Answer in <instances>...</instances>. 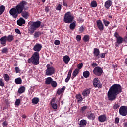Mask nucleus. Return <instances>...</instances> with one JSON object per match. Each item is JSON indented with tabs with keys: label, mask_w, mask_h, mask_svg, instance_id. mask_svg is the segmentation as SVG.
<instances>
[{
	"label": "nucleus",
	"mask_w": 127,
	"mask_h": 127,
	"mask_svg": "<svg viewBox=\"0 0 127 127\" xmlns=\"http://www.w3.org/2000/svg\"><path fill=\"white\" fill-rule=\"evenodd\" d=\"M26 5H27V2L22 0L15 8H12L9 10V14L13 18H17L18 14H21L22 17L27 19L29 17V13L26 11L28 9V7L25 8Z\"/></svg>",
	"instance_id": "1"
},
{
	"label": "nucleus",
	"mask_w": 127,
	"mask_h": 127,
	"mask_svg": "<svg viewBox=\"0 0 127 127\" xmlns=\"http://www.w3.org/2000/svg\"><path fill=\"white\" fill-rule=\"evenodd\" d=\"M122 93V86L118 84H114L110 87L107 93L108 100L109 101H115L119 94Z\"/></svg>",
	"instance_id": "2"
},
{
	"label": "nucleus",
	"mask_w": 127,
	"mask_h": 127,
	"mask_svg": "<svg viewBox=\"0 0 127 127\" xmlns=\"http://www.w3.org/2000/svg\"><path fill=\"white\" fill-rule=\"evenodd\" d=\"M39 53L34 52L31 58L28 59L27 62L29 64L32 63L34 66H37L39 64Z\"/></svg>",
	"instance_id": "3"
},
{
	"label": "nucleus",
	"mask_w": 127,
	"mask_h": 127,
	"mask_svg": "<svg viewBox=\"0 0 127 127\" xmlns=\"http://www.w3.org/2000/svg\"><path fill=\"white\" fill-rule=\"evenodd\" d=\"M114 36L115 38H116V42L115 43L116 47H119V45H120V44H122L123 42H124V43H127V37H124V38L121 37V36L119 35L118 32H115L114 33Z\"/></svg>",
	"instance_id": "4"
},
{
	"label": "nucleus",
	"mask_w": 127,
	"mask_h": 127,
	"mask_svg": "<svg viewBox=\"0 0 127 127\" xmlns=\"http://www.w3.org/2000/svg\"><path fill=\"white\" fill-rule=\"evenodd\" d=\"M14 37L12 35L7 36H4L2 37L0 39V44L3 46H6V41L8 42H11L13 41Z\"/></svg>",
	"instance_id": "5"
},
{
	"label": "nucleus",
	"mask_w": 127,
	"mask_h": 127,
	"mask_svg": "<svg viewBox=\"0 0 127 127\" xmlns=\"http://www.w3.org/2000/svg\"><path fill=\"white\" fill-rule=\"evenodd\" d=\"M74 20V17L72 16L70 12H66L64 16V22L65 23H72Z\"/></svg>",
	"instance_id": "6"
},
{
	"label": "nucleus",
	"mask_w": 127,
	"mask_h": 127,
	"mask_svg": "<svg viewBox=\"0 0 127 127\" xmlns=\"http://www.w3.org/2000/svg\"><path fill=\"white\" fill-rule=\"evenodd\" d=\"M46 70H45L46 76H52L55 73V68L51 65L48 64L46 65Z\"/></svg>",
	"instance_id": "7"
},
{
	"label": "nucleus",
	"mask_w": 127,
	"mask_h": 127,
	"mask_svg": "<svg viewBox=\"0 0 127 127\" xmlns=\"http://www.w3.org/2000/svg\"><path fill=\"white\" fill-rule=\"evenodd\" d=\"M119 113L121 116L126 117L127 115V107L126 106H122L119 109Z\"/></svg>",
	"instance_id": "8"
},
{
	"label": "nucleus",
	"mask_w": 127,
	"mask_h": 127,
	"mask_svg": "<svg viewBox=\"0 0 127 127\" xmlns=\"http://www.w3.org/2000/svg\"><path fill=\"white\" fill-rule=\"evenodd\" d=\"M103 72V69H102L100 66L96 67L93 69V74H94L95 76H97L98 77L102 76Z\"/></svg>",
	"instance_id": "9"
},
{
	"label": "nucleus",
	"mask_w": 127,
	"mask_h": 127,
	"mask_svg": "<svg viewBox=\"0 0 127 127\" xmlns=\"http://www.w3.org/2000/svg\"><path fill=\"white\" fill-rule=\"evenodd\" d=\"M40 25H41V22L40 21H37L36 22H33L31 25V29L32 31H34L36 29H37Z\"/></svg>",
	"instance_id": "10"
},
{
	"label": "nucleus",
	"mask_w": 127,
	"mask_h": 127,
	"mask_svg": "<svg viewBox=\"0 0 127 127\" xmlns=\"http://www.w3.org/2000/svg\"><path fill=\"white\" fill-rule=\"evenodd\" d=\"M93 84L95 88L101 89L103 87V85L101 84L100 80L98 78H94L93 80Z\"/></svg>",
	"instance_id": "11"
},
{
	"label": "nucleus",
	"mask_w": 127,
	"mask_h": 127,
	"mask_svg": "<svg viewBox=\"0 0 127 127\" xmlns=\"http://www.w3.org/2000/svg\"><path fill=\"white\" fill-rule=\"evenodd\" d=\"M42 48V45L39 43H37L34 46L33 49L35 52H39Z\"/></svg>",
	"instance_id": "12"
},
{
	"label": "nucleus",
	"mask_w": 127,
	"mask_h": 127,
	"mask_svg": "<svg viewBox=\"0 0 127 127\" xmlns=\"http://www.w3.org/2000/svg\"><path fill=\"white\" fill-rule=\"evenodd\" d=\"M96 23L97 27L98 29L100 30V31L104 30V25L103 24V23L101 20H97L96 21Z\"/></svg>",
	"instance_id": "13"
},
{
	"label": "nucleus",
	"mask_w": 127,
	"mask_h": 127,
	"mask_svg": "<svg viewBox=\"0 0 127 127\" xmlns=\"http://www.w3.org/2000/svg\"><path fill=\"white\" fill-rule=\"evenodd\" d=\"M86 117L89 120H95L96 118L95 114L92 113L91 111H88L87 113Z\"/></svg>",
	"instance_id": "14"
},
{
	"label": "nucleus",
	"mask_w": 127,
	"mask_h": 127,
	"mask_svg": "<svg viewBox=\"0 0 127 127\" xmlns=\"http://www.w3.org/2000/svg\"><path fill=\"white\" fill-rule=\"evenodd\" d=\"M98 121L100 123H104L107 121V116L105 115H101L98 117Z\"/></svg>",
	"instance_id": "15"
},
{
	"label": "nucleus",
	"mask_w": 127,
	"mask_h": 127,
	"mask_svg": "<svg viewBox=\"0 0 127 127\" xmlns=\"http://www.w3.org/2000/svg\"><path fill=\"white\" fill-rule=\"evenodd\" d=\"M17 24L19 26H22L23 24H25V20L22 17H20L19 19L17 21Z\"/></svg>",
	"instance_id": "16"
},
{
	"label": "nucleus",
	"mask_w": 127,
	"mask_h": 127,
	"mask_svg": "<svg viewBox=\"0 0 127 127\" xmlns=\"http://www.w3.org/2000/svg\"><path fill=\"white\" fill-rule=\"evenodd\" d=\"M63 60L64 62L65 65H67L70 61V57L68 55L64 56L63 58Z\"/></svg>",
	"instance_id": "17"
},
{
	"label": "nucleus",
	"mask_w": 127,
	"mask_h": 127,
	"mask_svg": "<svg viewBox=\"0 0 127 127\" xmlns=\"http://www.w3.org/2000/svg\"><path fill=\"white\" fill-rule=\"evenodd\" d=\"M90 93H91V89L86 88L83 91L82 95L84 96V97H87L88 95H90Z\"/></svg>",
	"instance_id": "18"
},
{
	"label": "nucleus",
	"mask_w": 127,
	"mask_h": 127,
	"mask_svg": "<svg viewBox=\"0 0 127 127\" xmlns=\"http://www.w3.org/2000/svg\"><path fill=\"white\" fill-rule=\"evenodd\" d=\"M112 2L111 0H107L105 2L104 6L107 9H109L110 6H112Z\"/></svg>",
	"instance_id": "19"
},
{
	"label": "nucleus",
	"mask_w": 127,
	"mask_h": 127,
	"mask_svg": "<svg viewBox=\"0 0 127 127\" xmlns=\"http://www.w3.org/2000/svg\"><path fill=\"white\" fill-rule=\"evenodd\" d=\"M93 55L94 57H98L100 55V49L95 48L93 51Z\"/></svg>",
	"instance_id": "20"
},
{
	"label": "nucleus",
	"mask_w": 127,
	"mask_h": 127,
	"mask_svg": "<svg viewBox=\"0 0 127 127\" xmlns=\"http://www.w3.org/2000/svg\"><path fill=\"white\" fill-rule=\"evenodd\" d=\"M80 72V69L76 68L74 70V71H73V73H72V76L71 77L72 80L74 79V78H75V77L77 76V75H78V74H79Z\"/></svg>",
	"instance_id": "21"
},
{
	"label": "nucleus",
	"mask_w": 127,
	"mask_h": 127,
	"mask_svg": "<svg viewBox=\"0 0 127 127\" xmlns=\"http://www.w3.org/2000/svg\"><path fill=\"white\" fill-rule=\"evenodd\" d=\"M53 79L51 77H47L46 78L45 84L46 85H51L52 82H53Z\"/></svg>",
	"instance_id": "22"
},
{
	"label": "nucleus",
	"mask_w": 127,
	"mask_h": 127,
	"mask_svg": "<svg viewBox=\"0 0 127 127\" xmlns=\"http://www.w3.org/2000/svg\"><path fill=\"white\" fill-rule=\"evenodd\" d=\"M66 89V87L64 86L61 89H59L57 92V95H61V94L65 91Z\"/></svg>",
	"instance_id": "23"
},
{
	"label": "nucleus",
	"mask_w": 127,
	"mask_h": 127,
	"mask_svg": "<svg viewBox=\"0 0 127 127\" xmlns=\"http://www.w3.org/2000/svg\"><path fill=\"white\" fill-rule=\"evenodd\" d=\"M71 75H72V70H69L67 74V77L65 80V83L69 82L70 79H71Z\"/></svg>",
	"instance_id": "24"
},
{
	"label": "nucleus",
	"mask_w": 127,
	"mask_h": 127,
	"mask_svg": "<svg viewBox=\"0 0 127 127\" xmlns=\"http://www.w3.org/2000/svg\"><path fill=\"white\" fill-rule=\"evenodd\" d=\"M87 125V121L85 120H81L80 121L79 123V127H84V126H86Z\"/></svg>",
	"instance_id": "25"
},
{
	"label": "nucleus",
	"mask_w": 127,
	"mask_h": 127,
	"mask_svg": "<svg viewBox=\"0 0 127 127\" xmlns=\"http://www.w3.org/2000/svg\"><path fill=\"white\" fill-rule=\"evenodd\" d=\"M76 98L77 100L78 103H81L83 101V97H82L81 94H77L76 95Z\"/></svg>",
	"instance_id": "26"
},
{
	"label": "nucleus",
	"mask_w": 127,
	"mask_h": 127,
	"mask_svg": "<svg viewBox=\"0 0 127 127\" xmlns=\"http://www.w3.org/2000/svg\"><path fill=\"white\" fill-rule=\"evenodd\" d=\"M82 39L84 42H89V41H90V36L85 35L84 36Z\"/></svg>",
	"instance_id": "27"
},
{
	"label": "nucleus",
	"mask_w": 127,
	"mask_h": 127,
	"mask_svg": "<svg viewBox=\"0 0 127 127\" xmlns=\"http://www.w3.org/2000/svg\"><path fill=\"white\" fill-rule=\"evenodd\" d=\"M15 83L17 85H20L22 83V80L20 77L17 78L15 79Z\"/></svg>",
	"instance_id": "28"
},
{
	"label": "nucleus",
	"mask_w": 127,
	"mask_h": 127,
	"mask_svg": "<svg viewBox=\"0 0 127 127\" xmlns=\"http://www.w3.org/2000/svg\"><path fill=\"white\" fill-rule=\"evenodd\" d=\"M25 92V87L24 86L20 87L18 90V93L19 94H22V93H24Z\"/></svg>",
	"instance_id": "29"
},
{
	"label": "nucleus",
	"mask_w": 127,
	"mask_h": 127,
	"mask_svg": "<svg viewBox=\"0 0 127 127\" xmlns=\"http://www.w3.org/2000/svg\"><path fill=\"white\" fill-rule=\"evenodd\" d=\"M3 78H4V81H5V82H9V80L10 79V77H9V75H8V74L5 73L3 75Z\"/></svg>",
	"instance_id": "30"
},
{
	"label": "nucleus",
	"mask_w": 127,
	"mask_h": 127,
	"mask_svg": "<svg viewBox=\"0 0 127 127\" xmlns=\"http://www.w3.org/2000/svg\"><path fill=\"white\" fill-rule=\"evenodd\" d=\"M90 6L91 7H93V8L97 7V6H98V3L96 1L93 0L91 1Z\"/></svg>",
	"instance_id": "31"
},
{
	"label": "nucleus",
	"mask_w": 127,
	"mask_h": 127,
	"mask_svg": "<svg viewBox=\"0 0 127 127\" xmlns=\"http://www.w3.org/2000/svg\"><path fill=\"white\" fill-rule=\"evenodd\" d=\"M39 102V99L36 97L33 98L32 100V104H34L35 105H37V104H38Z\"/></svg>",
	"instance_id": "32"
},
{
	"label": "nucleus",
	"mask_w": 127,
	"mask_h": 127,
	"mask_svg": "<svg viewBox=\"0 0 127 127\" xmlns=\"http://www.w3.org/2000/svg\"><path fill=\"white\" fill-rule=\"evenodd\" d=\"M83 76L84 78H89L90 77V72L88 71L83 72Z\"/></svg>",
	"instance_id": "33"
},
{
	"label": "nucleus",
	"mask_w": 127,
	"mask_h": 127,
	"mask_svg": "<svg viewBox=\"0 0 127 127\" xmlns=\"http://www.w3.org/2000/svg\"><path fill=\"white\" fill-rule=\"evenodd\" d=\"M5 10V7L4 5H2L0 7V15H1Z\"/></svg>",
	"instance_id": "34"
},
{
	"label": "nucleus",
	"mask_w": 127,
	"mask_h": 127,
	"mask_svg": "<svg viewBox=\"0 0 127 127\" xmlns=\"http://www.w3.org/2000/svg\"><path fill=\"white\" fill-rule=\"evenodd\" d=\"M1 53L2 54L5 53L6 54L7 53H8V48L7 47H4L1 50Z\"/></svg>",
	"instance_id": "35"
},
{
	"label": "nucleus",
	"mask_w": 127,
	"mask_h": 127,
	"mask_svg": "<svg viewBox=\"0 0 127 127\" xmlns=\"http://www.w3.org/2000/svg\"><path fill=\"white\" fill-rule=\"evenodd\" d=\"M79 30L80 32H84V31H86V27L82 25L79 28Z\"/></svg>",
	"instance_id": "36"
},
{
	"label": "nucleus",
	"mask_w": 127,
	"mask_h": 127,
	"mask_svg": "<svg viewBox=\"0 0 127 127\" xmlns=\"http://www.w3.org/2000/svg\"><path fill=\"white\" fill-rule=\"evenodd\" d=\"M69 27L70 29H72V30L75 29V28L76 27V23L73 22V23H71L70 24Z\"/></svg>",
	"instance_id": "37"
},
{
	"label": "nucleus",
	"mask_w": 127,
	"mask_h": 127,
	"mask_svg": "<svg viewBox=\"0 0 127 127\" xmlns=\"http://www.w3.org/2000/svg\"><path fill=\"white\" fill-rule=\"evenodd\" d=\"M103 21L105 26H109V25L110 24L109 21L106 20V19H103Z\"/></svg>",
	"instance_id": "38"
},
{
	"label": "nucleus",
	"mask_w": 127,
	"mask_h": 127,
	"mask_svg": "<svg viewBox=\"0 0 127 127\" xmlns=\"http://www.w3.org/2000/svg\"><path fill=\"white\" fill-rule=\"evenodd\" d=\"M51 85L53 88H56L57 87V83L55 81H53L51 83Z\"/></svg>",
	"instance_id": "39"
},
{
	"label": "nucleus",
	"mask_w": 127,
	"mask_h": 127,
	"mask_svg": "<svg viewBox=\"0 0 127 127\" xmlns=\"http://www.w3.org/2000/svg\"><path fill=\"white\" fill-rule=\"evenodd\" d=\"M3 81H4L3 79L0 78V87H4L5 83Z\"/></svg>",
	"instance_id": "40"
},
{
	"label": "nucleus",
	"mask_w": 127,
	"mask_h": 127,
	"mask_svg": "<svg viewBox=\"0 0 127 127\" xmlns=\"http://www.w3.org/2000/svg\"><path fill=\"white\" fill-rule=\"evenodd\" d=\"M88 109V106H83L81 107V109L80 110L81 113H84L86 110Z\"/></svg>",
	"instance_id": "41"
},
{
	"label": "nucleus",
	"mask_w": 127,
	"mask_h": 127,
	"mask_svg": "<svg viewBox=\"0 0 127 127\" xmlns=\"http://www.w3.org/2000/svg\"><path fill=\"white\" fill-rule=\"evenodd\" d=\"M15 105L16 106H19V105H20V99H16V101L15 102Z\"/></svg>",
	"instance_id": "42"
},
{
	"label": "nucleus",
	"mask_w": 127,
	"mask_h": 127,
	"mask_svg": "<svg viewBox=\"0 0 127 127\" xmlns=\"http://www.w3.org/2000/svg\"><path fill=\"white\" fill-rule=\"evenodd\" d=\"M41 34H43V33L35 32L34 34V37L36 38L38 37L39 35H41Z\"/></svg>",
	"instance_id": "43"
},
{
	"label": "nucleus",
	"mask_w": 127,
	"mask_h": 127,
	"mask_svg": "<svg viewBox=\"0 0 127 127\" xmlns=\"http://www.w3.org/2000/svg\"><path fill=\"white\" fill-rule=\"evenodd\" d=\"M51 105L52 106L53 109H54V110H56L57 109V104L56 103H54L52 104H51Z\"/></svg>",
	"instance_id": "44"
},
{
	"label": "nucleus",
	"mask_w": 127,
	"mask_h": 127,
	"mask_svg": "<svg viewBox=\"0 0 127 127\" xmlns=\"http://www.w3.org/2000/svg\"><path fill=\"white\" fill-rule=\"evenodd\" d=\"M61 8H62V5H61V4H59L56 7V10H59V11H60V10H61Z\"/></svg>",
	"instance_id": "45"
},
{
	"label": "nucleus",
	"mask_w": 127,
	"mask_h": 127,
	"mask_svg": "<svg viewBox=\"0 0 127 127\" xmlns=\"http://www.w3.org/2000/svg\"><path fill=\"white\" fill-rule=\"evenodd\" d=\"M120 108V105L117 104L113 106L114 110H118V108Z\"/></svg>",
	"instance_id": "46"
},
{
	"label": "nucleus",
	"mask_w": 127,
	"mask_h": 127,
	"mask_svg": "<svg viewBox=\"0 0 127 127\" xmlns=\"http://www.w3.org/2000/svg\"><path fill=\"white\" fill-rule=\"evenodd\" d=\"M77 68L78 70H81L83 68V63H80V64L77 65Z\"/></svg>",
	"instance_id": "47"
},
{
	"label": "nucleus",
	"mask_w": 127,
	"mask_h": 127,
	"mask_svg": "<svg viewBox=\"0 0 127 127\" xmlns=\"http://www.w3.org/2000/svg\"><path fill=\"white\" fill-rule=\"evenodd\" d=\"M119 122H120V118H119V117L115 118L114 121L115 124H119Z\"/></svg>",
	"instance_id": "48"
},
{
	"label": "nucleus",
	"mask_w": 127,
	"mask_h": 127,
	"mask_svg": "<svg viewBox=\"0 0 127 127\" xmlns=\"http://www.w3.org/2000/svg\"><path fill=\"white\" fill-rule=\"evenodd\" d=\"M2 125L3 127H7V125H8V123H7V121H5L2 123Z\"/></svg>",
	"instance_id": "49"
},
{
	"label": "nucleus",
	"mask_w": 127,
	"mask_h": 127,
	"mask_svg": "<svg viewBox=\"0 0 127 127\" xmlns=\"http://www.w3.org/2000/svg\"><path fill=\"white\" fill-rule=\"evenodd\" d=\"M54 44H55V45H59V44H60V41L56 40L54 42Z\"/></svg>",
	"instance_id": "50"
},
{
	"label": "nucleus",
	"mask_w": 127,
	"mask_h": 127,
	"mask_svg": "<svg viewBox=\"0 0 127 127\" xmlns=\"http://www.w3.org/2000/svg\"><path fill=\"white\" fill-rule=\"evenodd\" d=\"M77 21H78L79 23H82V22H84V20H83V18H79L77 19Z\"/></svg>",
	"instance_id": "51"
},
{
	"label": "nucleus",
	"mask_w": 127,
	"mask_h": 127,
	"mask_svg": "<svg viewBox=\"0 0 127 127\" xmlns=\"http://www.w3.org/2000/svg\"><path fill=\"white\" fill-rule=\"evenodd\" d=\"M15 70L16 73H20V69H19V68L18 67H16L15 68Z\"/></svg>",
	"instance_id": "52"
},
{
	"label": "nucleus",
	"mask_w": 127,
	"mask_h": 127,
	"mask_svg": "<svg viewBox=\"0 0 127 127\" xmlns=\"http://www.w3.org/2000/svg\"><path fill=\"white\" fill-rule=\"evenodd\" d=\"M81 37L80 35L76 36V40L77 41H81Z\"/></svg>",
	"instance_id": "53"
},
{
	"label": "nucleus",
	"mask_w": 127,
	"mask_h": 127,
	"mask_svg": "<svg viewBox=\"0 0 127 127\" xmlns=\"http://www.w3.org/2000/svg\"><path fill=\"white\" fill-rule=\"evenodd\" d=\"M91 66L92 67H98V64L97 63H93L92 64H91Z\"/></svg>",
	"instance_id": "54"
},
{
	"label": "nucleus",
	"mask_w": 127,
	"mask_h": 127,
	"mask_svg": "<svg viewBox=\"0 0 127 127\" xmlns=\"http://www.w3.org/2000/svg\"><path fill=\"white\" fill-rule=\"evenodd\" d=\"M63 5H64V6H65L66 7L68 6V5L67 4V2H65V1H64V0H63Z\"/></svg>",
	"instance_id": "55"
},
{
	"label": "nucleus",
	"mask_w": 127,
	"mask_h": 127,
	"mask_svg": "<svg viewBox=\"0 0 127 127\" xmlns=\"http://www.w3.org/2000/svg\"><path fill=\"white\" fill-rule=\"evenodd\" d=\"M100 57L101 58H105L106 57V53H102Z\"/></svg>",
	"instance_id": "56"
},
{
	"label": "nucleus",
	"mask_w": 127,
	"mask_h": 127,
	"mask_svg": "<svg viewBox=\"0 0 127 127\" xmlns=\"http://www.w3.org/2000/svg\"><path fill=\"white\" fill-rule=\"evenodd\" d=\"M55 98H53L51 102V105H52V104H55Z\"/></svg>",
	"instance_id": "57"
},
{
	"label": "nucleus",
	"mask_w": 127,
	"mask_h": 127,
	"mask_svg": "<svg viewBox=\"0 0 127 127\" xmlns=\"http://www.w3.org/2000/svg\"><path fill=\"white\" fill-rule=\"evenodd\" d=\"M45 10L46 12H48V11H49V7H46L45 8Z\"/></svg>",
	"instance_id": "58"
},
{
	"label": "nucleus",
	"mask_w": 127,
	"mask_h": 127,
	"mask_svg": "<svg viewBox=\"0 0 127 127\" xmlns=\"http://www.w3.org/2000/svg\"><path fill=\"white\" fill-rule=\"evenodd\" d=\"M123 126L125 127H127V122H125L124 123H123Z\"/></svg>",
	"instance_id": "59"
},
{
	"label": "nucleus",
	"mask_w": 127,
	"mask_h": 127,
	"mask_svg": "<svg viewBox=\"0 0 127 127\" xmlns=\"http://www.w3.org/2000/svg\"><path fill=\"white\" fill-rule=\"evenodd\" d=\"M15 32H20V31L18 29H15Z\"/></svg>",
	"instance_id": "60"
},
{
	"label": "nucleus",
	"mask_w": 127,
	"mask_h": 127,
	"mask_svg": "<svg viewBox=\"0 0 127 127\" xmlns=\"http://www.w3.org/2000/svg\"><path fill=\"white\" fill-rule=\"evenodd\" d=\"M22 118H23V119H26V115H22Z\"/></svg>",
	"instance_id": "61"
},
{
	"label": "nucleus",
	"mask_w": 127,
	"mask_h": 127,
	"mask_svg": "<svg viewBox=\"0 0 127 127\" xmlns=\"http://www.w3.org/2000/svg\"><path fill=\"white\" fill-rule=\"evenodd\" d=\"M125 64H127V58H126L125 59Z\"/></svg>",
	"instance_id": "62"
},
{
	"label": "nucleus",
	"mask_w": 127,
	"mask_h": 127,
	"mask_svg": "<svg viewBox=\"0 0 127 127\" xmlns=\"http://www.w3.org/2000/svg\"><path fill=\"white\" fill-rule=\"evenodd\" d=\"M14 66L15 67H16L17 66V63L14 64Z\"/></svg>",
	"instance_id": "63"
},
{
	"label": "nucleus",
	"mask_w": 127,
	"mask_h": 127,
	"mask_svg": "<svg viewBox=\"0 0 127 127\" xmlns=\"http://www.w3.org/2000/svg\"><path fill=\"white\" fill-rule=\"evenodd\" d=\"M45 0H42V2L44 3V2H45Z\"/></svg>",
	"instance_id": "64"
}]
</instances>
